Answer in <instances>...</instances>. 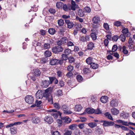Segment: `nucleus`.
Returning a JSON list of instances; mask_svg holds the SVG:
<instances>
[{
  "mask_svg": "<svg viewBox=\"0 0 135 135\" xmlns=\"http://www.w3.org/2000/svg\"><path fill=\"white\" fill-rule=\"evenodd\" d=\"M117 47L116 45H114L112 48V51L113 52H115L117 49Z\"/></svg>",
  "mask_w": 135,
  "mask_h": 135,
  "instance_id": "0e129e2a",
  "label": "nucleus"
},
{
  "mask_svg": "<svg viewBox=\"0 0 135 135\" xmlns=\"http://www.w3.org/2000/svg\"><path fill=\"white\" fill-rule=\"evenodd\" d=\"M57 123L58 124L59 126H61L62 124V122L63 121L62 120H61L59 119H57L56 120Z\"/></svg>",
  "mask_w": 135,
  "mask_h": 135,
  "instance_id": "5fc2aeb1",
  "label": "nucleus"
},
{
  "mask_svg": "<svg viewBox=\"0 0 135 135\" xmlns=\"http://www.w3.org/2000/svg\"><path fill=\"white\" fill-rule=\"evenodd\" d=\"M58 60L56 59H52L50 60V64L51 65H55L58 64Z\"/></svg>",
  "mask_w": 135,
  "mask_h": 135,
  "instance_id": "dca6fc26",
  "label": "nucleus"
},
{
  "mask_svg": "<svg viewBox=\"0 0 135 135\" xmlns=\"http://www.w3.org/2000/svg\"><path fill=\"white\" fill-rule=\"evenodd\" d=\"M44 120L45 121L47 122L49 124H51L53 122V119L50 116H47L44 118Z\"/></svg>",
  "mask_w": 135,
  "mask_h": 135,
  "instance_id": "6e6552de",
  "label": "nucleus"
},
{
  "mask_svg": "<svg viewBox=\"0 0 135 135\" xmlns=\"http://www.w3.org/2000/svg\"><path fill=\"white\" fill-rule=\"evenodd\" d=\"M50 84L49 80L42 81L41 84V86L43 88H47Z\"/></svg>",
  "mask_w": 135,
  "mask_h": 135,
  "instance_id": "9d476101",
  "label": "nucleus"
},
{
  "mask_svg": "<svg viewBox=\"0 0 135 135\" xmlns=\"http://www.w3.org/2000/svg\"><path fill=\"white\" fill-rule=\"evenodd\" d=\"M128 47L131 51H133L135 50V46L132 44H129Z\"/></svg>",
  "mask_w": 135,
  "mask_h": 135,
  "instance_id": "f704fd0d",
  "label": "nucleus"
},
{
  "mask_svg": "<svg viewBox=\"0 0 135 135\" xmlns=\"http://www.w3.org/2000/svg\"><path fill=\"white\" fill-rule=\"evenodd\" d=\"M122 52L124 54H127L128 53V51L126 49V47L123 46L122 47Z\"/></svg>",
  "mask_w": 135,
  "mask_h": 135,
  "instance_id": "2f4dec72",
  "label": "nucleus"
},
{
  "mask_svg": "<svg viewBox=\"0 0 135 135\" xmlns=\"http://www.w3.org/2000/svg\"><path fill=\"white\" fill-rule=\"evenodd\" d=\"M100 21V18L99 16H94L92 19V21L93 23L97 24Z\"/></svg>",
  "mask_w": 135,
  "mask_h": 135,
  "instance_id": "2eb2a0df",
  "label": "nucleus"
},
{
  "mask_svg": "<svg viewBox=\"0 0 135 135\" xmlns=\"http://www.w3.org/2000/svg\"><path fill=\"white\" fill-rule=\"evenodd\" d=\"M32 45H33L34 46L36 47L37 46H38L40 47L41 46V43L39 42H38L36 41H34L32 43Z\"/></svg>",
  "mask_w": 135,
  "mask_h": 135,
  "instance_id": "bb28decb",
  "label": "nucleus"
},
{
  "mask_svg": "<svg viewBox=\"0 0 135 135\" xmlns=\"http://www.w3.org/2000/svg\"><path fill=\"white\" fill-rule=\"evenodd\" d=\"M82 108L81 106L80 105H76L75 108V110L76 111H80Z\"/></svg>",
  "mask_w": 135,
  "mask_h": 135,
  "instance_id": "a878e982",
  "label": "nucleus"
},
{
  "mask_svg": "<svg viewBox=\"0 0 135 135\" xmlns=\"http://www.w3.org/2000/svg\"><path fill=\"white\" fill-rule=\"evenodd\" d=\"M108 97L106 96H102L100 99L101 101L103 103H106L107 102Z\"/></svg>",
  "mask_w": 135,
  "mask_h": 135,
  "instance_id": "412c9836",
  "label": "nucleus"
},
{
  "mask_svg": "<svg viewBox=\"0 0 135 135\" xmlns=\"http://www.w3.org/2000/svg\"><path fill=\"white\" fill-rule=\"evenodd\" d=\"M88 125L91 128H93L97 125V124L95 122H91L88 124Z\"/></svg>",
  "mask_w": 135,
  "mask_h": 135,
  "instance_id": "c85d7f7f",
  "label": "nucleus"
},
{
  "mask_svg": "<svg viewBox=\"0 0 135 135\" xmlns=\"http://www.w3.org/2000/svg\"><path fill=\"white\" fill-rule=\"evenodd\" d=\"M114 123L113 122L105 121V123L103 124V126L105 127L110 126L114 125Z\"/></svg>",
  "mask_w": 135,
  "mask_h": 135,
  "instance_id": "ddd939ff",
  "label": "nucleus"
},
{
  "mask_svg": "<svg viewBox=\"0 0 135 135\" xmlns=\"http://www.w3.org/2000/svg\"><path fill=\"white\" fill-rule=\"evenodd\" d=\"M54 105L55 108L57 109H59L61 108L59 104L58 103H55L54 104Z\"/></svg>",
  "mask_w": 135,
  "mask_h": 135,
  "instance_id": "13d9d810",
  "label": "nucleus"
},
{
  "mask_svg": "<svg viewBox=\"0 0 135 135\" xmlns=\"http://www.w3.org/2000/svg\"><path fill=\"white\" fill-rule=\"evenodd\" d=\"M36 97L37 99H42L44 97L43 91L41 90H38L35 94Z\"/></svg>",
  "mask_w": 135,
  "mask_h": 135,
  "instance_id": "0eeeda50",
  "label": "nucleus"
},
{
  "mask_svg": "<svg viewBox=\"0 0 135 135\" xmlns=\"http://www.w3.org/2000/svg\"><path fill=\"white\" fill-rule=\"evenodd\" d=\"M56 94V95L58 97L62 95V91L61 90H58Z\"/></svg>",
  "mask_w": 135,
  "mask_h": 135,
  "instance_id": "6e6d98bb",
  "label": "nucleus"
},
{
  "mask_svg": "<svg viewBox=\"0 0 135 135\" xmlns=\"http://www.w3.org/2000/svg\"><path fill=\"white\" fill-rule=\"evenodd\" d=\"M35 76V75H30L29 77L30 79L32 80L33 81H35L36 80Z\"/></svg>",
  "mask_w": 135,
  "mask_h": 135,
  "instance_id": "338daca9",
  "label": "nucleus"
},
{
  "mask_svg": "<svg viewBox=\"0 0 135 135\" xmlns=\"http://www.w3.org/2000/svg\"><path fill=\"white\" fill-rule=\"evenodd\" d=\"M65 23L67 24L68 28H71L73 27L74 24L72 22L67 20H65Z\"/></svg>",
  "mask_w": 135,
  "mask_h": 135,
  "instance_id": "f8f14e48",
  "label": "nucleus"
},
{
  "mask_svg": "<svg viewBox=\"0 0 135 135\" xmlns=\"http://www.w3.org/2000/svg\"><path fill=\"white\" fill-rule=\"evenodd\" d=\"M96 34L95 32H92L91 34V36L92 40H95L97 39Z\"/></svg>",
  "mask_w": 135,
  "mask_h": 135,
  "instance_id": "e433bc0d",
  "label": "nucleus"
},
{
  "mask_svg": "<svg viewBox=\"0 0 135 135\" xmlns=\"http://www.w3.org/2000/svg\"><path fill=\"white\" fill-rule=\"evenodd\" d=\"M92 132V131L91 129L86 128L85 133L87 135H91Z\"/></svg>",
  "mask_w": 135,
  "mask_h": 135,
  "instance_id": "4c0bfd02",
  "label": "nucleus"
},
{
  "mask_svg": "<svg viewBox=\"0 0 135 135\" xmlns=\"http://www.w3.org/2000/svg\"><path fill=\"white\" fill-rule=\"evenodd\" d=\"M48 31L49 33L52 35H54L56 32L55 30L52 28H51L49 29Z\"/></svg>",
  "mask_w": 135,
  "mask_h": 135,
  "instance_id": "c756f323",
  "label": "nucleus"
},
{
  "mask_svg": "<svg viewBox=\"0 0 135 135\" xmlns=\"http://www.w3.org/2000/svg\"><path fill=\"white\" fill-rule=\"evenodd\" d=\"M122 33L124 34H126L128 32V30L127 28H124L122 31Z\"/></svg>",
  "mask_w": 135,
  "mask_h": 135,
  "instance_id": "864d4df0",
  "label": "nucleus"
},
{
  "mask_svg": "<svg viewBox=\"0 0 135 135\" xmlns=\"http://www.w3.org/2000/svg\"><path fill=\"white\" fill-rule=\"evenodd\" d=\"M87 49L89 50H91L94 47V44L92 42H89L87 45Z\"/></svg>",
  "mask_w": 135,
  "mask_h": 135,
  "instance_id": "a211bd4d",
  "label": "nucleus"
},
{
  "mask_svg": "<svg viewBox=\"0 0 135 135\" xmlns=\"http://www.w3.org/2000/svg\"><path fill=\"white\" fill-rule=\"evenodd\" d=\"M68 40L66 37H62L57 41L56 44L60 46L63 44H66L68 42Z\"/></svg>",
  "mask_w": 135,
  "mask_h": 135,
  "instance_id": "39448f33",
  "label": "nucleus"
},
{
  "mask_svg": "<svg viewBox=\"0 0 135 135\" xmlns=\"http://www.w3.org/2000/svg\"><path fill=\"white\" fill-rule=\"evenodd\" d=\"M49 112H54L52 113L51 114L55 118H57L58 115H59L60 116H61V113L59 111L57 112V110L55 109L50 110Z\"/></svg>",
  "mask_w": 135,
  "mask_h": 135,
  "instance_id": "20e7f679",
  "label": "nucleus"
},
{
  "mask_svg": "<svg viewBox=\"0 0 135 135\" xmlns=\"http://www.w3.org/2000/svg\"><path fill=\"white\" fill-rule=\"evenodd\" d=\"M44 55L46 57H49L51 56V54L50 51H49L47 50L44 52Z\"/></svg>",
  "mask_w": 135,
  "mask_h": 135,
  "instance_id": "72a5a7b5",
  "label": "nucleus"
},
{
  "mask_svg": "<svg viewBox=\"0 0 135 135\" xmlns=\"http://www.w3.org/2000/svg\"><path fill=\"white\" fill-rule=\"evenodd\" d=\"M86 61L88 64L91 65L93 62V59L91 57H89L86 59Z\"/></svg>",
  "mask_w": 135,
  "mask_h": 135,
  "instance_id": "393cba45",
  "label": "nucleus"
},
{
  "mask_svg": "<svg viewBox=\"0 0 135 135\" xmlns=\"http://www.w3.org/2000/svg\"><path fill=\"white\" fill-rule=\"evenodd\" d=\"M48 102L49 104H52L53 103V99L52 96L50 97L48 99Z\"/></svg>",
  "mask_w": 135,
  "mask_h": 135,
  "instance_id": "69168bd1",
  "label": "nucleus"
},
{
  "mask_svg": "<svg viewBox=\"0 0 135 135\" xmlns=\"http://www.w3.org/2000/svg\"><path fill=\"white\" fill-rule=\"evenodd\" d=\"M126 38L124 34H121L119 36V38H120L122 42L125 41Z\"/></svg>",
  "mask_w": 135,
  "mask_h": 135,
  "instance_id": "c9c22d12",
  "label": "nucleus"
},
{
  "mask_svg": "<svg viewBox=\"0 0 135 135\" xmlns=\"http://www.w3.org/2000/svg\"><path fill=\"white\" fill-rule=\"evenodd\" d=\"M83 71L84 73L85 74H87L90 72V70L89 69L86 68H84Z\"/></svg>",
  "mask_w": 135,
  "mask_h": 135,
  "instance_id": "8fccbe9b",
  "label": "nucleus"
},
{
  "mask_svg": "<svg viewBox=\"0 0 135 135\" xmlns=\"http://www.w3.org/2000/svg\"><path fill=\"white\" fill-rule=\"evenodd\" d=\"M76 78L78 81L79 82H81L83 79L82 76L80 75H78L76 76Z\"/></svg>",
  "mask_w": 135,
  "mask_h": 135,
  "instance_id": "79ce46f5",
  "label": "nucleus"
},
{
  "mask_svg": "<svg viewBox=\"0 0 135 135\" xmlns=\"http://www.w3.org/2000/svg\"><path fill=\"white\" fill-rule=\"evenodd\" d=\"M16 128L13 127V128H11L10 129V131L12 134H16Z\"/></svg>",
  "mask_w": 135,
  "mask_h": 135,
  "instance_id": "473e14b6",
  "label": "nucleus"
},
{
  "mask_svg": "<svg viewBox=\"0 0 135 135\" xmlns=\"http://www.w3.org/2000/svg\"><path fill=\"white\" fill-rule=\"evenodd\" d=\"M51 133L52 135H61L60 132L57 131H52Z\"/></svg>",
  "mask_w": 135,
  "mask_h": 135,
  "instance_id": "49530a36",
  "label": "nucleus"
},
{
  "mask_svg": "<svg viewBox=\"0 0 135 135\" xmlns=\"http://www.w3.org/2000/svg\"><path fill=\"white\" fill-rule=\"evenodd\" d=\"M68 60L69 62L71 64L75 62V59L72 56H70L69 57Z\"/></svg>",
  "mask_w": 135,
  "mask_h": 135,
  "instance_id": "7c9ffc66",
  "label": "nucleus"
},
{
  "mask_svg": "<svg viewBox=\"0 0 135 135\" xmlns=\"http://www.w3.org/2000/svg\"><path fill=\"white\" fill-rule=\"evenodd\" d=\"M63 49L61 46L60 45H58L53 47L52 49V51L55 54H58L59 52H62Z\"/></svg>",
  "mask_w": 135,
  "mask_h": 135,
  "instance_id": "f03ea898",
  "label": "nucleus"
},
{
  "mask_svg": "<svg viewBox=\"0 0 135 135\" xmlns=\"http://www.w3.org/2000/svg\"><path fill=\"white\" fill-rule=\"evenodd\" d=\"M73 75V74L71 72H68L66 74V76L68 78H70Z\"/></svg>",
  "mask_w": 135,
  "mask_h": 135,
  "instance_id": "680f3d73",
  "label": "nucleus"
},
{
  "mask_svg": "<svg viewBox=\"0 0 135 135\" xmlns=\"http://www.w3.org/2000/svg\"><path fill=\"white\" fill-rule=\"evenodd\" d=\"M84 10L86 13H90L91 10L90 8L88 7H85L84 8Z\"/></svg>",
  "mask_w": 135,
  "mask_h": 135,
  "instance_id": "052dcab7",
  "label": "nucleus"
},
{
  "mask_svg": "<svg viewBox=\"0 0 135 135\" xmlns=\"http://www.w3.org/2000/svg\"><path fill=\"white\" fill-rule=\"evenodd\" d=\"M53 89L50 87L45 90V92H43L44 97L46 98L52 96L51 93L52 92Z\"/></svg>",
  "mask_w": 135,
  "mask_h": 135,
  "instance_id": "f257e3e1",
  "label": "nucleus"
},
{
  "mask_svg": "<svg viewBox=\"0 0 135 135\" xmlns=\"http://www.w3.org/2000/svg\"><path fill=\"white\" fill-rule=\"evenodd\" d=\"M114 126L115 128H120L122 129L125 131H128L129 130L128 128L123 126H120L118 124H115Z\"/></svg>",
  "mask_w": 135,
  "mask_h": 135,
  "instance_id": "6ab92c4d",
  "label": "nucleus"
},
{
  "mask_svg": "<svg viewBox=\"0 0 135 135\" xmlns=\"http://www.w3.org/2000/svg\"><path fill=\"white\" fill-rule=\"evenodd\" d=\"M67 44L68 46H72L74 45V44L73 42L70 41H68V40Z\"/></svg>",
  "mask_w": 135,
  "mask_h": 135,
  "instance_id": "774afa93",
  "label": "nucleus"
},
{
  "mask_svg": "<svg viewBox=\"0 0 135 135\" xmlns=\"http://www.w3.org/2000/svg\"><path fill=\"white\" fill-rule=\"evenodd\" d=\"M25 100L26 103L31 104L33 103L34 99L32 95H27L25 97Z\"/></svg>",
  "mask_w": 135,
  "mask_h": 135,
  "instance_id": "423d86ee",
  "label": "nucleus"
},
{
  "mask_svg": "<svg viewBox=\"0 0 135 135\" xmlns=\"http://www.w3.org/2000/svg\"><path fill=\"white\" fill-rule=\"evenodd\" d=\"M121 24V22H120L118 21H116L114 23V25L117 27L120 26Z\"/></svg>",
  "mask_w": 135,
  "mask_h": 135,
  "instance_id": "3c124183",
  "label": "nucleus"
},
{
  "mask_svg": "<svg viewBox=\"0 0 135 135\" xmlns=\"http://www.w3.org/2000/svg\"><path fill=\"white\" fill-rule=\"evenodd\" d=\"M63 122L66 124H69L71 123V119L68 117H64L61 118Z\"/></svg>",
  "mask_w": 135,
  "mask_h": 135,
  "instance_id": "1a4fd4ad",
  "label": "nucleus"
},
{
  "mask_svg": "<svg viewBox=\"0 0 135 135\" xmlns=\"http://www.w3.org/2000/svg\"><path fill=\"white\" fill-rule=\"evenodd\" d=\"M71 50L68 49H66L64 51V53L65 54L67 55H69L71 53Z\"/></svg>",
  "mask_w": 135,
  "mask_h": 135,
  "instance_id": "a18cd8bd",
  "label": "nucleus"
},
{
  "mask_svg": "<svg viewBox=\"0 0 135 135\" xmlns=\"http://www.w3.org/2000/svg\"><path fill=\"white\" fill-rule=\"evenodd\" d=\"M71 9L73 11L75 10L76 7V5L75 2L73 0H72L71 1Z\"/></svg>",
  "mask_w": 135,
  "mask_h": 135,
  "instance_id": "5701e85b",
  "label": "nucleus"
},
{
  "mask_svg": "<svg viewBox=\"0 0 135 135\" xmlns=\"http://www.w3.org/2000/svg\"><path fill=\"white\" fill-rule=\"evenodd\" d=\"M61 109L63 111V113L66 114H71L72 112L70 110H69V108L66 105H63L61 107Z\"/></svg>",
  "mask_w": 135,
  "mask_h": 135,
  "instance_id": "7ed1b4c3",
  "label": "nucleus"
},
{
  "mask_svg": "<svg viewBox=\"0 0 135 135\" xmlns=\"http://www.w3.org/2000/svg\"><path fill=\"white\" fill-rule=\"evenodd\" d=\"M98 67V65L97 63L93 62L90 65V67L94 69H96Z\"/></svg>",
  "mask_w": 135,
  "mask_h": 135,
  "instance_id": "cd10ccee",
  "label": "nucleus"
},
{
  "mask_svg": "<svg viewBox=\"0 0 135 135\" xmlns=\"http://www.w3.org/2000/svg\"><path fill=\"white\" fill-rule=\"evenodd\" d=\"M76 125L75 124H73L69 126V128L72 130H73L75 129L76 128Z\"/></svg>",
  "mask_w": 135,
  "mask_h": 135,
  "instance_id": "c03bdc74",
  "label": "nucleus"
},
{
  "mask_svg": "<svg viewBox=\"0 0 135 135\" xmlns=\"http://www.w3.org/2000/svg\"><path fill=\"white\" fill-rule=\"evenodd\" d=\"M31 120L33 123L35 124L38 123L40 122V118L36 116L32 117Z\"/></svg>",
  "mask_w": 135,
  "mask_h": 135,
  "instance_id": "9b49d317",
  "label": "nucleus"
},
{
  "mask_svg": "<svg viewBox=\"0 0 135 135\" xmlns=\"http://www.w3.org/2000/svg\"><path fill=\"white\" fill-rule=\"evenodd\" d=\"M62 58L63 60L65 61L68 59V55L65 54H63L61 55Z\"/></svg>",
  "mask_w": 135,
  "mask_h": 135,
  "instance_id": "58836bf2",
  "label": "nucleus"
},
{
  "mask_svg": "<svg viewBox=\"0 0 135 135\" xmlns=\"http://www.w3.org/2000/svg\"><path fill=\"white\" fill-rule=\"evenodd\" d=\"M21 123V122H15L14 123H12L9 124V125H7L6 126V128H7L13 126L14 125H19Z\"/></svg>",
  "mask_w": 135,
  "mask_h": 135,
  "instance_id": "b1692460",
  "label": "nucleus"
},
{
  "mask_svg": "<svg viewBox=\"0 0 135 135\" xmlns=\"http://www.w3.org/2000/svg\"><path fill=\"white\" fill-rule=\"evenodd\" d=\"M110 105L112 107H116L118 105V103L115 100H113L110 103Z\"/></svg>",
  "mask_w": 135,
  "mask_h": 135,
  "instance_id": "aec40b11",
  "label": "nucleus"
},
{
  "mask_svg": "<svg viewBox=\"0 0 135 135\" xmlns=\"http://www.w3.org/2000/svg\"><path fill=\"white\" fill-rule=\"evenodd\" d=\"M79 40L81 41L84 42L86 41V38L85 37L83 36L80 37Z\"/></svg>",
  "mask_w": 135,
  "mask_h": 135,
  "instance_id": "bf43d9fd",
  "label": "nucleus"
},
{
  "mask_svg": "<svg viewBox=\"0 0 135 135\" xmlns=\"http://www.w3.org/2000/svg\"><path fill=\"white\" fill-rule=\"evenodd\" d=\"M63 4L61 2H57L56 3V6L57 8H60L63 5Z\"/></svg>",
  "mask_w": 135,
  "mask_h": 135,
  "instance_id": "09e8293b",
  "label": "nucleus"
},
{
  "mask_svg": "<svg viewBox=\"0 0 135 135\" xmlns=\"http://www.w3.org/2000/svg\"><path fill=\"white\" fill-rule=\"evenodd\" d=\"M105 115L106 117H108V119L111 120H113V118L110 114H109L108 112H107L105 113Z\"/></svg>",
  "mask_w": 135,
  "mask_h": 135,
  "instance_id": "a19ab883",
  "label": "nucleus"
},
{
  "mask_svg": "<svg viewBox=\"0 0 135 135\" xmlns=\"http://www.w3.org/2000/svg\"><path fill=\"white\" fill-rule=\"evenodd\" d=\"M57 23L59 26H61L64 24V21L62 19H60L58 20Z\"/></svg>",
  "mask_w": 135,
  "mask_h": 135,
  "instance_id": "37998d69",
  "label": "nucleus"
},
{
  "mask_svg": "<svg viewBox=\"0 0 135 135\" xmlns=\"http://www.w3.org/2000/svg\"><path fill=\"white\" fill-rule=\"evenodd\" d=\"M42 103V102L41 101H38L36 100V101L35 105L37 107H39L40 104Z\"/></svg>",
  "mask_w": 135,
  "mask_h": 135,
  "instance_id": "4d7b16f0",
  "label": "nucleus"
},
{
  "mask_svg": "<svg viewBox=\"0 0 135 135\" xmlns=\"http://www.w3.org/2000/svg\"><path fill=\"white\" fill-rule=\"evenodd\" d=\"M43 47L45 49H49L50 48V44L48 43H45Z\"/></svg>",
  "mask_w": 135,
  "mask_h": 135,
  "instance_id": "de8ad7c7",
  "label": "nucleus"
},
{
  "mask_svg": "<svg viewBox=\"0 0 135 135\" xmlns=\"http://www.w3.org/2000/svg\"><path fill=\"white\" fill-rule=\"evenodd\" d=\"M78 15L80 17H83L84 15L83 11L81 9H79L78 12Z\"/></svg>",
  "mask_w": 135,
  "mask_h": 135,
  "instance_id": "ea45409f",
  "label": "nucleus"
},
{
  "mask_svg": "<svg viewBox=\"0 0 135 135\" xmlns=\"http://www.w3.org/2000/svg\"><path fill=\"white\" fill-rule=\"evenodd\" d=\"M95 114H99L102 113V111L101 110H100L98 108L97 109L95 110L94 112Z\"/></svg>",
  "mask_w": 135,
  "mask_h": 135,
  "instance_id": "e2e57ef3",
  "label": "nucleus"
},
{
  "mask_svg": "<svg viewBox=\"0 0 135 135\" xmlns=\"http://www.w3.org/2000/svg\"><path fill=\"white\" fill-rule=\"evenodd\" d=\"M73 66L71 65L68 66L67 68L69 72H71L73 70Z\"/></svg>",
  "mask_w": 135,
  "mask_h": 135,
  "instance_id": "603ef678",
  "label": "nucleus"
},
{
  "mask_svg": "<svg viewBox=\"0 0 135 135\" xmlns=\"http://www.w3.org/2000/svg\"><path fill=\"white\" fill-rule=\"evenodd\" d=\"M111 111V113L113 115H117L119 113V110L115 108L112 109Z\"/></svg>",
  "mask_w": 135,
  "mask_h": 135,
  "instance_id": "f3484780",
  "label": "nucleus"
},
{
  "mask_svg": "<svg viewBox=\"0 0 135 135\" xmlns=\"http://www.w3.org/2000/svg\"><path fill=\"white\" fill-rule=\"evenodd\" d=\"M86 111L88 114H93L94 113L95 110L93 108H87L86 109Z\"/></svg>",
  "mask_w": 135,
  "mask_h": 135,
  "instance_id": "4be33fe9",
  "label": "nucleus"
},
{
  "mask_svg": "<svg viewBox=\"0 0 135 135\" xmlns=\"http://www.w3.org/2000/svg\"><path fill=\"white\" fill-rule=\"evenodd\" d=\"M33 73L34 75L36 76H40L41 72L38 69H34L33 70Z\"/></svg>",
  "mask_w": 135,
  "mask_h": 135,
  "instance_id": "4468645a",
  "label": "nucleus"
}]
</instances>
